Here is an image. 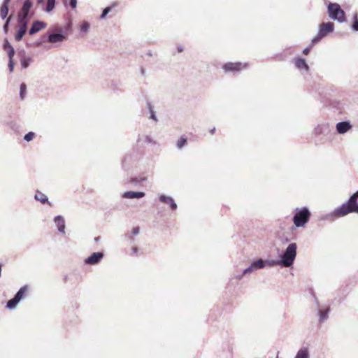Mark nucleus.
I'll return each instance as SVG.
<instances>
[{"mask_svg":"<svg viewBox=\"0 0 358 358\" xmlns=\"http://www.w3.org/2000/svg\"><path fill=\"white\" fill-rule=\"evenodd\" d=\"M352 213H358V190L352 194L345 203L337 207L331 213L327 215V219L338 218Z\"/></svg>","mask_w":358,"mask_h":358,"instance_id":"nucleus-1","label":"nucleus"},{"mask_svg":"<svg viewBox=\"0 0 358 358\" xmlns=\"http://www.w3.org/2000/svg\"><path fill=\"white\" fill-rule=\"evenodd\" d=\"M71 22H68L65 27L62 26H54L50 27L45 33L48 42L50 43H56L66 41L71 30Z\"/></svg>","mask_w":358,"mask_h":358,"instance_id":"nucleus-2","label":"nucleus"},{"mask_svg":"<svg viewBox=\"0 0 358 358\" xmlns=\"http://www.w3.org/2000/svg\"><path fill=\"white\" fill-rule=\"evenodd\" d=\"M297 245L295 243L288 245L286 249L279 255L282 267H290L294 264L296 257Z\"/></svg>","mask_w":358,"mask_h":358,"instance_id":"nucleus-3","label":"nucleus"},{"mask_svg":"<svg viewBox=\"0 0 358 358\" xmlns=\"http://www.w3.org/2000/svg\"><path fill=\"white\" fill-rule=\"evenodd\" d=\"M311 213L307 207L296 208L292 221L296 227H302L308 222Z\"/></svg>","mask_w":358,"mask_h":358,"instance_id":"nucleus-4","label":"nucleus"},{"mask_svg":"<svg viewBox=\"0 0 358 358\" xmlns=\"http://www.w3.org/2000/svg\"><path fill=\"white\" fill-rule=\"evenodd\" d=\"M33 3L31 0H24L17 17V23L28 24L29 20L34 16V12L31 10Z\"/></svg>","mask_w":358,"mask_h":358,"instance_id":"nucleus-5","label":"nucleus"},{"mask_svg":"<svg viewBox=\"0 0 358 358\" xmlns=\"http://www.w3.org/2000/svg\"><path fill=\"white\" fill-rule=\"evenodd\" d=\"M327 13L329 17L334 20L339 22L346 21L345 13L337 3H329L327 6Z\"/></svg>","mask_w":358,"mask_h":358,"instance_id":"nucleus-6","label":"nucleus"},{"mask_svg":"<svg viewBox=\"0 0 358 358\" xmlns=\"http://www.w3.org/2000/svg\"><path fill=\"white\" fill-rule=\"evenodd\" d=\"M266 266V260L259 258L253 261L248 267L245 268L241 274L236 275V278L241 280L245 275L252 273L255 271L263 268Z\"/></svg>","mask_w":358,"mask_h":358,"instance_id":"nucleus-7","label":"nucleus"},{"mask_svg":"<svg viewBox=\"0 0 358 358\" xmlns=\"http://www.w3.org/2000/svg\"><path fill=\"white\" fill-rule=\"evenodd\" d=\"M247 64L241 62H227L222 66V69L225 73H238L243 68H246Z\"/></svg>","mask_w":358,"mask_h":358,"instance_id":"nucleus-8","label":"nucleus"},{"mask_svg":"<svg viewBox=\"0 0 358 358\" xmlns=\"http://www.w3.org/2000/svg\"><path fill=\"white\" fill-rule=\"evenodd\" d=\"M103 257L104 254L103 252H93L84 260V262L87 265H96L101 262Z\"/></svg>","mask_w":358,"mask_h":358,"instance_id":"nucleus-9","label":"nucleus"},{"mask_svg":"<svg viewBox=\"0 0 358 358\" xmlns=\"http://www.w3.org/2000/svg\"><path fill=\"white\" fill-rule=\"evenodd\" d=\"M352 125L350 121H342L339 122L336 125V129L338 134H344L351 129Z\"/></svg>","mask_w":358,"mask_h":358,"instance_id":"nucleus-10","label":"nucleus"},{"mask_svg":"<svg viewBox=\"0 0 358 358\" xmlns=\"http://www.w3.org/2000/svg\"><path fill=\"white\" fill-rule=\"evenodd\" d=\"M314 131L316 136H328L331 132V129L329 124L328 123H323L321 124H318L315 128Z\"/></svg>","mask_w":358,"mask_h":358,"instance_id":"nucleus-11","label":"nucleus"},{"mask_svg":"<svg viewBox=\"0 0 358 358\" xmlns=\"http://www.w3.org/2000/svg\"><path fill=\"white\" fill-rule=\"evenodd\" d=\"M46 26L47 24L45 22L37 20L32 23L31 26L29 29V34L30 35H34V34L44 29Z\"/></svg>","mask_w":358,"mask_h":358,"instance_id":"nucleus-12","label":"nucleus"},{"mask_svg":"<svg viewBox=\"0 0 358 358\" xmlns=\"http://www.w3.org/2000/svg\"><path fill=\"white\" fill-rule=\"evenodd\" d=\"M334 29V23L331 22H327L320 24L319 31L321 33V35L326 36L328 34L333 32Z\"/></svg>","mask_w":358,"mask_h":358,"instance_id":"nucleus-13","label":"nucleus"},{"mask_svg":"<svg viewBox=\"0 0 358 358\" xmlns=\"http://www.w3.org/2000/svg\"><path fill=\"white\" fill-rule=\"evenodd\" d=\"M159 200L162 203L168 204L171 210L174 211L177 209V203L171 196L162 194L159 196Z\"/></svg>","mask_w":358,"mask_h":358,"instance_id":"nucleus-14","label":"nucleus"},{"mask_svg":"<svg viewBox=\"0 0 358 358\" xmlns=\"http://www.w3.org/2000/svg\"><path fill=\"white\" fill-rule=\"evenodd\" d=\"M293 62L296 68L299 71H304L306 72L309 71V66L305 59L302 57H296L294 59Z\"/></svg>","mask_w":358,"mask_h":358,"instance_id":"nucleus-15","label":"nucleus"},{"mask_svg":"<svg viewBox=\"0 0 358 358\" xmlns=\"http://www.w3.org/2000/svg\"><path fill=\"white\" fill-rule=\"evenodd\" d=\"M17 25L18 29L15 34V39L17 41H20L27 31L28 24L24 23H17Z\"/></svg>","mask_w":358,"mask_h":358,"instance_id":"nucleus-16","label":"nucleus"},{"mask_svg":"<svg viewBox=\"0 0 358 358\" xmlns=\"http://www.w3.org/2000/svg\"><path fill=\"white\" fill-rule=\"evenodd\" d=\"M54 222L57 228V230L61 234L65 233V220L62 215H57L54 218Z\"/></svg>","mask_w":358,"mask_h":358,"instance_id":"nucleus-17","label":"nucleus"},{"mask_svg":"<svg viewBox=\"0 0 358 358\" xmlns=\"http://www.w3.org/2000/svg\"><path fill=\"white\" fill-rule=\"evenodd\" d=\"M145 193L144 192H135V191H127L122 194V197L124 199H141L144 197Z\"/></svg>","mask_w":358,"mask_h":358,"instance_id":"nucleus-18","label":"nucleus"},{"mask_svg":"<svg viewBox=\"0 0 358 358\" xmlns=\"http://www.w3.org/2000/svg\"><path fill=\"white\" fill-rule=\"evenodd\" d=\"M34 198L36 201H40L43 204L48 203L50 206H51V203L48 201V196L38 190L36 192Z\"/></svg>","mask_w":358,"mask_h":358,"instance_id":"nucleus-19","label":"nucleus"},{"mask_svg":"<svg viewBox=\"0 0 358 358\" xmlns=\"http://www.w3.org/2000/svg\"><path fill=\"white\" fill-rule=\"evenodd\" d=\"M33 59L31 57L25 55L24 52H23V55L20 57V64L23 69H27L29 67L30 64L32 62Z\"/></svg>","mask_w":358,"mask_h":358,"instance_id":"nucleus-20","label":"nucleus"},{"mask_svg":"<svg viewBox=\"0 0 358 358\" xmlns=\"http://www.w3.org/2000/svg\"><path fill=\"white\" fill-rule=\"evenodd\" d=\"M309 357H310V353H309L308 348L306 347H303L298 350L294 358H309Z\"/></svg>","mask_w":358,"mask_h":358,"instance_id":"nucleus-21","label":"nucleus"},{"mask_svg":"<svg viewBox=\"0 0 358 358\" xmlns=\"http://www.w3.org/2000/svg\"><path fill=\"white\" fill-rule=\"evenodd\" d=\"M28 290V286L27 285L22 286L15 294V297L17 298L20 301L24 297L26 292Z\"/></svg>","mask_w":358,"mask_h":358,"instance_id":"nucleus-22","label":"nucleus"},{"mask_svg":"<svg viewBox=\"0 0 358 358\" xmlns=\"http://www.w3.org/2000/svg\"><path fill=\"white\" fill-rule=\"evenodd\" d=\"M330 311L329 308H326L324 310L318 309L319 320L320 322H323L328 318V315Z\"/></svg>","mask_w":358,"mask_h":358,"instance_id":"nucleus-23","label":"nucleus"},{"mask_svg":"<svg viewBox=\"0 0 358 358\" xmlns=\"http://www.w3.org/2000/svg\"><path fill=\"white\" fill-rule=\"evenodd\" d=\"M56 0H47L45 7L43 8L46 13H50L55 7Z\"/></svg>","mask_w":358,"mask_h":358,"instance_id":"nucleus-24","label":"nucleus"},{"mask_svg":"<svg viewBox=\"0 0 358 358\" xmlns=\"http://www.w3.org/2000/svg\"><path fill=\"white\" fill-rule=\"evenodd\" d=\"M19 302L20 301L14 296L13 299L8 301L6 307L8 309L12 310L17 306Z\"/></svg>","mask_w":358,"mask_h":358,"instance_id":"nucleus-25","label":"nucleus"},{"mask_svg":"<svg viewBox=\"0 0 358 358\" xmlns=\"http://www.w3.org/2000/svg\"><path fill=\"white\" fill-rule=\"evenodd\" d=\"M27 94V85L24 83L20 84V98L23 100L25 98Z\"/></svg>","mask_w":358,"mask_h":358,"instance_id":"nucleus-26","label":"nucleus"},{"mask_svg":"<svg viewBox=\"0 0 358 358\" xmlns=\"http://www.w3.org/2000/svg\"><path fill=\"white\" fill-rule=\"evenodd\" d=\"M9 11V8L6 6H1L0 8V17L2 20H6L8 18V14Z\"/></svg>","mask_w":358,"mask_h":358,"instance_id":"nucleus-27","label":"nucleus"},{"mask_svg":"<svg viewBox=\"0 0 358 358\" xmlns=\"http://www.w3.org/2000/svg\"><path fill=\"white\" fill-rule=\"evenodd\" d=\"M187 142V138L185 136H182L180 139L176 143V146L178 149L182 148L185 145H186Z\"/></svg>","mask_w":358,"mask_h":358,"instance_id":"nucleus-28","label":"nucleus"},{"mask_svg":"<svg viewBox=\"0 0 358 358\" xmlns=\"http://www.w3.org/2000/svg\"><path fill=\"white\" fill-rule=\"evenodd\" d=\"M116 6V3H113L112 6L106 7L100 16L101 19H104L107 15L111 11L112 8Z\"/></svg>","mask_w":358,"mask_h":358,"instance_id":"nucleus-29","label":"nucleus"},{"mask_svg":"<svg viewBox=\"0 0 358 358\" xmlns=\"http://www.w3.org/2000/svg\"><path fill=\"white\" fill-rule=\"evenodd\" d=\"M48 42L45 34H43L41 38L34 42L36 47H41L44 43Z\"/></svg>","mask_w":358,"mask_h":358,"instance_id":"nucleus-30","label":"nucleus"},{"mask_svg":"<svg viewBox=\"0 0 358 358\" xmlns=\"http://www.w3.org/2000/svg\"><path fill=\"white\" fill-rule=\"evenodd\" d=\"M351 27L354 31H358V14H357V13H355L353 15V22H352Z\"/></svg>","mask_w":358,"mask_h":358,"instance_id":"nucleus-31","label":"nucleus"},{"mask_svg":"<svg viewBox=\"0 0 358 358\" xmlns=\"http://www.w3.org/2000/svg\"><path fill=\"white\" fill-rule=\"evenodd\" d=\"M12 17H13V16L10 15L7 19H6V22L3 26V30L6 34H8V32L9 26H10V22H11Z\"/></svg>","mask_w":358,"mask_h":358,"instance_id":"nucleus-32","label":"nucleus"},{"mask_svg":"<svg viewBox=\"0 0 358 358\" xmlns=\"http://www.w3.org/2000/svg\"><path fill=\"white\" fill-rule=\"evenodd\" d=\"M266 265H268L269 266H274L276 265H280L281 266V262H280V258L278 259L266 260Z\"/></svg>","mask_w":358,"mask_h":358,"instance_id":"nucleus-33","label":"nucleus"},{"mask_svg":"<svg viewBox=\"0 0 358 358\" xmlns=\"http://www.w3.org/2000/svg\"><path fill=\"white\" fill-rule=\"evenodd\" d=\"M3 49L5 50V51H9L10 50H13L14 49V48L10 45V42L8 41V39H5L3 41Z\"/></svg>","mask_w":358,"mask_h":358,"instance_id":"nucleus-34","label":"nucleus"},{"mask_svg":"<svg viewBox=\"0 0 358 358\" xmlns=\"http://www.w3.org/2000/svg\"><path fill=\"white\" fill-rule=\"evenodd\" d=\"M90 23L87 21H83L80 24V29L83 32H86L90 28Z\"/></svg>","mask_w":358,"mask_h":358,"instance_id":"nucleus-35","label":"nucleus"},{"mask_svg":"<svg viewBox=\"0 0 358 358\" xmlns=\"http://www.w3.org/2000/svg\"><path fill=\"white\" fill-rule=\"evenodd\" d=\"M324 37L323 35H321V33L319 31L317 35L316 36H315L313 39H312V41H311V45H314L315 44H316L317 43H318L319 41H320V40Z\"/></svg>","mask_w":358,"mask_h":358,"instance_id":"nucleus-36","label":"nucleus"},{"mask_svg":"<svg viewBox=\"0 0 358 358\" xmlns=\"http://www.w3.org/2000/svg\"><path fill=\"white\" fill-rule=\"evenodd\" d=\"M35 136V134L32 131H29L28 132L27 134H26L24 136V139L29 142L30 141H31L33 139V138Z\"/></svg>","mask_w":358,"mask_h":358,"instance_id":"nucleus-37","label":"nucleus"},{"mask_svg":"<svg viewBox=\"0 0 358 358\" xmlns=\"http://www.w3.org/2000/svg\"><path fill=\"white\" fill-rule=\"evenodd\" d=\"M145 180V178H132L131 182L135 185L141 183Z\"/></svg>","mask_w":358,"mask_h":358,"instance_id":"nucleus-38","label":"nucleus"},{"mask_svg":"<svg viewBox=\"0 0 358 358\" xmlns=\"http://www.w3.org/2000/svg\"><path fill=\"white\" fill-rule=\"evenodd\" d=\"M6 52L8 54V61H13V57L15 53V49L7 51Z\"/></svg>","mask_w":358,"mask_h":358,"instance_id":"nucleus-39","label":"nucleus"},{"mask_svg":"<svg viewBox=\"0 0 358 358\" xmlns=\"http://www.w3.org/2000/svg\"><path fill=\"white\" fill-rule=\"evenodd\" d=\"M69 6L72 8L75 9L77 7V0H69Z\"/></svg>","mask_w":358,"mask_h":358,"instance_id":"nucleus-40","label":"nucleus"},{"mask_svg":"<svg viewBox=\"0 0 358 358\" xmlns=\"http://www.w3.org/2000/svg\"><path fill=\"white\" fill-rule=\"evenodd\" d=\"M150 113V118L153 120L155 122H157L158 121V119L157 117V115L155 114V110H152V111H150L149 112Z\"/></svg>","mask_w":358,"mask_h":358,"instance_id":"nucleus-41","label":"nucleus"},{"mask_svg":"<svg viewBox=\"0 0 358 358\" xmlns=\"http://www.w3.org/2000/svg\"><path fill=\"white\" fill-rule=\"evenodd\" d=\"M14 65H15V64H14L13 61H8V69H9L10 73H12L13 71Z\"/></svg>","mask_w":358,"mask_h":358,"instance_id":"nucleus-42","label":"nucleus"},{"mask_svg":"<svg viewBox=\"0 0 358 358\" xmlns=\"http://www.w3.org/2000/svg\"><path fill=\"white\" fill-rule=\"evenodd\" d=\"M146 106H147V108L149 112L154 110V107L150 101H148V100L146 101Z\"/></svg>","mask_w":358,"mask_h":358,"instance_id":"nucleus-43","label":"nucleus"},{"mask_svg":"<svg viewBox=\"0 0 358 358\" xmlns=\"http://www.w3.org/2000/svg\"><path fill=\"white\" fill-rule=\"evenodd\" d=\"M145 142L147 143H155V141H153L150 136H145Z\"/></svg>","mask_w":358,"mask_h":358,"instance_id":"nucleus-44","label":"nucleus"},{"mask_svg":"<svg viewBox=\"0 0 358 358\" xmlns=\"http://www.w3.org/2000/svg\"><path fill=\"white\" fill-rule=\"evenodd\" d=\"M313 45H311V44H310V45H309L308 47H306V48L303 50V53L304 55H307L310 52V50H311V48H312V47H313Z\"/></svg>","mask_w":358,"mask_h":358,"instance_id":"nucleus-45","label":"nucleus"},{"mask_svg":"<svg viewBox=\"0 0 358 358\" xmlns=\"http://www.w3.org/2000/svg\"><path fill=\"white\" fill-rule=\"evenodd\" d=\"M139 231H140L139 227H134L133 229H132V234L133 235H138L139 234Z\"/></svg>","mask_w":358,"mask_h":358,"instance_id":"nucleus-46","label":"nucleus"},{"mask_svg":"<svg viewBox=\"0 0 358 358\" xmlns=\"http://www.w3.org/2000/svg\"><path fill=\"white\" fill-rule=\"evenodd\" d=\"M10 0H3L1 6L8 7Z\"/></svg>","mask_w":358,"mask_h":358,"instance_id":"nucleus-47","label":"nucleus"},{"mask_svg":"<svg viewBox=\"0 0 358 358\" xmlns=\"http://www.w3.org/2000/svg\"><path fill=\"white\" fill-rule=\"evenodd\" d=\"M131 159V156H125L124 159L122 160V165L124 166V164Z\"/></svg>","mask_w":358,"mask_h":358,"instance_id":"nucleus-48","label":"nucleus"},{"mask_svg":"<svg viewBox=\"0 0 358 358\" xmlns=\"http://www.w3.org/2000/svg\"><path fill=\"white\" fill-rule=\"evenodd\" d=\"M131 250H132V255H135L137 254L138 248L137 247H133Z\"/></svg>","mask_w":358,"mask_h":358,"instance_id":"nucleus-49","label":"nucleus"},{"mask_svg":"<svg viewBox=\"0 0 358 358\" xmlns=\"http://www.w3.org/2000/svg\"><path fill=\"white\" fill-rule=\"evenodd\" d=\"M39 5H44L45 0H36Z\"/></svg>","mask_w":358,"mask_h":358,"instance_id":"nucleus-50","label":"nucleus"},{"mask_svg":"<svg viewBox=\"0 0 358 358\" xmlns=\"http://www.w3.org/2000/svg\"><path fill=\"white\" fill-rule=\"evenodd\" d=\"M177 49L178 52H181L183 51V48L181 45L178 46Z\"/></svg>","mask_w":358,"mask_h":358,"instance_id":"nucleus-51","label":"nucleus"},{"mask_svg":"<svg viewBox=\"0 0 358 358\" xmlns=\"http://www.w3.org/2000/svg\"><path fill=\"white\" fill-rule=\"evenodd\" d=\"M215 127H213V129H211L210 130V133L211 134H215Z\"/></svg>","mask_w":358,"mask_h":358,"instance_id":"nucleus-52","label":"nucleus"},{"mask_svg":"<svg viewBox=\"0 0 358 358\" xmlns=\"http://www.w3.org/2000/svg\"><path fill=\"white\" fill-rule=\"evenodd\" d=\"M100 238H101V237H100V236L95 237V238H94V241H95L96 242H98V241L100 240Z\"/></svg>","mask_w":358,"mask_h":358,"instance_id":"nucleus-53","label":"nucleus"},{"mask_svg":"<svg viewBox=\"0 0 358 358\" xmlns=\"http://www.w3.org/2000/svg\"><path fill=\"white\" fill-rule=\"evenodd\" d=\"M64 6L67 5V0H63Z\"/></svg>","mask_w":358,"mask_h":358,"instance_id":"nucleus-54","label":"nucleus"},{"mask_svg":"<svg viewBox=\"0 0 358 358\" xmlns=\"http://www.w3.org/2000/svg\"><path fill=\"white\" fill-rule=\"evenodd\" d=\"M141 73L142 74H144L145 73V70L143 69H141Z\"/></svg>","mask_w":358,"mask_h":358,"instance_id":"nucleus-55","label":"nucleus"},{"mask_svg":"<svg viewBox=\"0 0 358 358\" xmlns=\"http://www.w3.org/2000/svg\"><path fill=\"white\" fill-rule=\"evenodd\" d=\"M285 241H286V242L289 241V239H288V238H286V239H285Z\"/></svg>","mask_w":358,"mask_h":358,"instance_id":"nucleus-56","label":"nucleus"},{"mask_svg":"<svg viewBox=\"0 0 358 358\" xmlns=\"http://www.w3.org/2000/svg\"><path fill=\"white\" fill-rule=\"evenodd\" d=\"M277 358H278V357H277Z\"/></svg>","mask_w":358,"mask_h":358,"instance_id":"nucleus-57","label":"nucleus"}]
</instances>
